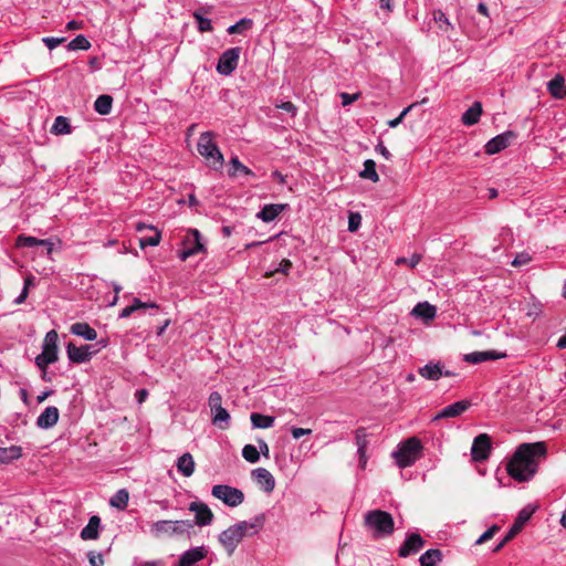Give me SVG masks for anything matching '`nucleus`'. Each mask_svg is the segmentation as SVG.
Instances as JSON below:
<instances>
[{
  "label": "nucleus",
  "instance_id": "obj_18",
  "mask_svg": "<svg viewBox=\"0 0 566 566\" xmlns=\"http://www.w3.org/2000/svg\"><path fill=\"white\" fill-rule=\"evenodd\" d=\"M252 478L255 483L266 493H271L275 488V480L271 472L264 468H258L252 471Z\"/></svg>",
  "mask_w": 566,
  "mask_h": 566
},
{
  "label": "nucleus",
  "instance_id": "obj_11",
  "mask_svg": "<svg viewBox=\"0 0 566 566\" xmlns=\"http://www.w3.org/2000/svg\"><path fill=\"white\" fill-rule=\"evenodd\" d=\"M240 53L239 46L224 51L219 57L217 71L222 75H230L238 66Z\"/></svg>",
  "mask_w": 566,
  "mask_h": 566
},
{
  "label": "nucleus",
  "instance_id": "obj_19",
  "mask_svg": "<svg viewBox=\"0 0 566 566\" xmlns=\"http://www.w3.org/2000/svg\"><path fill=\"white\" fill-rule=\"evenodd\" d=\"M504 357H506L505 353L496 350L473 352L464 355V361L475 365L486 360H496Z\"/></svg>",
  "mask_w": 566,
  "mask_h": 566
},
{
  "label": "nucleus",
  "instance_id": "obj_63",
  "mask_svg": "<svg viewBox=\"0 0 566 566\" xmlns=\"http://www.w3.org/2000/svg\"><path fill=\"white\" fill-rule=\"evenodd\" d=\"M134 307H132V305L129 306H126L125 308L122 310L120 314H119V317L122 318H127L129 317L133 313H134Z\"/></svg>",
  "mask_w": 566,
  "mask_h": 566
},
{
  "label": "nucleus",
  "instance_id": "obj_31",
  "mask_svg": "<svg viewBox=\"0 0 566 566\" xmlns=\"http://www.w3.org/2000/svg\"><path fill=\"white\" fill-rule=\"evenodd\" d=\"M442 559V552L438 548L428 549L419 558L420 566H436Z\"/></svg>",
  "mask_w": 566,
  "mask_h": 566
},
{
  "label": "nucleus",
  "instance_id": "obj_21",
  "mask_svg": "<svg viewBox=\"0 0 566 566\" xmlns=\"http://www.w3.org/2000/svg\"><path fill=\"white\" fill-rule=\"evenodd\" d=\"M146 229L151 230L155 233L151 237H142V238H139V247L142 249H145L146 247H156V245H158L159 242H160V239H161V234H160V232L155 227L147 226V224H145L143 222H138L136 224V230L138 232H142V231H144Z\"/></svg>",
  "mask_w": 566,
  "mask_h": 566
},
{
  "label": "nucleus",
  "instance_id": "obj_39",
  "mask_svg": "<svg viewBox=\"0 0 566 566\" xmlns=\"http://www.w3.org/2000/svg\"><path fill=\"white\" fill-rule=\"evenodd\" d=\"M253 25V21L251 19L243 18L238 21L235 24L228 28L227 32L229 34H242L245 31L250 30Z\"/></svg>",
  "mask_w": 566,
  "mask_h": 566
},
{
  "label": "nucleus",
  "instance_id": "obj_34",
  "mask_svg": "<svg viewBox=\"0 0 566 566\" xmlns=\"http://www.w3.org/2000/svg\"><path fill=\"white\" fill-rule=\"evenodd\" d=\"M72 132L69 118L64 116H57L54 124L51 127V133L54 135H65Z\"/></svg>",
  "mask_w": 566,
  "mask_h": 566
},
{
  "label": "nucleus",
  "instance_id": "obj_36",
  "mask_svg": "<svg viewBox=\"0 0 566 566\" xmlns=\"http://www.w3.org/2000/svg\"><path fill=\"white\" fill-rule=\"evenodd\" d=\"M211 412L213 415V418H212L213 424L219 426L221 429H224L228 427V422L230 420V415L222 406L216 408Z\"/></svg>",
  "mask_w": 566,
  "mask_h": 566
},
{
  "label": "nucleus",
  "instance_id": "obj_47",
  "mask_svg": "<svg viewBox=\"0 0 566 566\" xmlns=\"http://www.w3.org/2000/svg\"><path fill=\"white\" fill-rule=\"evenodd\" d=\"M193 18L196 19L198 23V29L200 32H210L212 31V23L211 20L208 18H205L200 12L196 11L193 13Z\"/></svg>",
  "mask_w": 566,
  "mask_h": 566
},
{
  "label": "nucleus",
  "instance_id": "obj_28",
  "mask_svg": "<svg viewBox=\"0 0 566 566\" xmlns=\"http://www.w3.org/2000/svg\"><path fill=\"white\" fill-rule=\"evenodd\" d=\"M195 467V460L189 452L184 453L177 461V470L187 478L193 474Z\"/></svg>",
  "mask_w": 566,
  "mask_h": 566
},
{
  "label": "nucleus",
  "instance_id": "obj_22",
  "mask_svg": "<svg viewBox=\"0 0 566 566\" xmlns=\"http://www.w3.org/2000/svg\"><path fill=\"white\" fill-rule=\"evenodd\" d=\"M206 556L207 551L203 547L191 548L180 556L178 566H193Z\"/></svg>",
  "mask_w": 566,
  "mask_h": 566
},
{
  "label": "nucleus",
  "instance_id": "obj_45",
  "mask_svg": "<svg viewBox=\"0 0 566 566\" xmlns=\"http://www.w3.org/2000/svg\"><path fill=\"white\" fill-rule=\"evenodd\" d=\"M230 165L232 169L229 170V176L233 177L238 171L243 172L244 175H253L252 170L244 166L238 157H232L230 159Z\"/></svg>",
  "mask_w": 566,
  "mask_h": 566
},
{
  "label": "nucleus",
  "instance_id": "obj_64",
  "mask_svg": "<svg viewBox=\"0 0 566 566\" xmlns=\"http://www.w3.org/2000/svg\"><path fill=\"white\" fill-rule=\"evenodd\" d=\"M83 27V23L82 22H78V21H75V20H72L70 21L67 24H66V30H77V29H81Z\"/></svg>",
  "mask_w": 566,
  "mask_h": 566
},
{
  "label": "nucleus",
  "instance_id": "obj_30",
  "mask_svg": "<svg viewBox=\"0 0 566 566\" xmlns=\"http://www.w3.org/2000/svg\"><path fill=\"white\" fill-rule=\"evenodd\" d=\"M71 332L74 335L82 336L87 340H95L97 333L87 323H75L71 326Z\"/></svg>",
  "mask_w": 566,
  "mask_h": 566
},
{
  "label": "nucleus",
  "instance_id": "obj_14",
  "mask_svg": "<svg viewBox=\"0 0 566 566\" xmlns=\"http://www.w3.org/2000/svg\"><path fill=\"white\" fill-rule=\"evenodd\" d=\"M424 545V541L418 533H411L407 536L402 545L398 549V555L406 558L412 554H417Z\"/></svg>",
  "mask_w": 566,
  "mask_h": 566
},
{
  "label": "nucleus",
  "instance_id": "obj_9",
  "mask_svg": "<svg viewBox=\"0 0 566 566\" xmlns=\"http://www.w3.org/2000/svg\"><path fill=\"white\" fill-rule=\"evenodd\" d=\"M205 253L206 248L201 242V234L197 229H189L182 239V249L179 251V258L186 261L188 258L198 253Z\"/></svg>",
  "mask_w": 566,
  "mask_h": 566
},
{
  "label": "nucleus",
  "instance_id": "obj_7",
  "mask_svg": "<svg viewBox=\"0 0 566 566\" xmlns=\"http://www.w3.org/2000/svg\"><path fill=\"white\" fill-rule=\"evenodd\" d=\"M192 527L191 521H158L151 525V533L155 537L160 538L189 533Z\"/></svg>",
  "mask_w": 566,
  "mask_h": 566
},
{
  "label": "nucleus",
  "instance_id": "obj_41",
  "mask_svg": "<svg viewBox=\"0 0 566 566\" xmlns=\"http://www.w3.org/2000/svg\"><path fill=\"white\" fill-rule=\"evenodd\" d=\"M433 20L437 24V27L442 31V32H449L450 30L453 29L452 24L450 23L449 19L446 17V14L441 11V10H436L433 12Z\"/></svg>",
  "mask_w": 566,
  "mask_h": 566
},
{
  "label": "nucleus",
  "instance_id": "obj_1",
  "mask_svg": "<svg viewBox=\"0 0 566 566\" xmlns=\"http://www.w3.org/2000/svg\"><path fill=\"white\" fill-rule=\"evenodd\" d=\"M547 457V447L543 441L522 443L514 451L506 464L507 474L517 482H526L534 478L538 465Z\"/></svg>",
  "mask_w": 566,
  "mask_h": 566
},
{
  "label": "nucleus",
  "instance_id": "obj_4",
  "mask_svg": "<svg viewBox=\"0 0 566 566\" xmlns=\"http://www.w3.org/2000/svg\"><path fill=\"white\" fill-rule=\"evenodd\" d=\"M213 133L205 132L200 135L197 149L199 154L206 159L207 165L219 170L222 168L224 158L217 144L213 142Z\"/></svg>",
  "mask_w": 566,
  "mask_h": 566
},
{
  "label": "nucleus",
  "instance_id": "obj_61",
  "mask_svg": "<svg viewBox=\"0 0 566 566\" xmlns=\"http://www.w3.org/2000/svg\"><path fill=\"white\" fill-rule=\"evenodd\" d=\"M392 3H394V0H379L380 9L386 10L387 12L392 11Z\"/></svg>",
  "mask_w": 566,
  "mask_h": 566
},
{
  "label": "nucleus",
  "instance_id": "obj_2",
  "mask_svg": "<svg viewBox=\"0 0 566 566\" xmlns=\"http://www.w3.org/2000/svg\"><path fill=\"white\" fill-rule=\"evenodd\" d=\"M264 522V514H260L255 516L250 523L242 521L224 530L220 534L219 541L227 551L228 555L233 554L244 536L258 533L263 527Z\"/></svg>",
  "mask_w": 566,
  "mask_h": 566
},
{
  "label": "nucleus",
  "instance_id": "obj_48",
  "mask_svg": "<svg viewBox=\"0 0 566 566\" xmlns=\"http://www.w3.org/2000/svg\"><path fill=\"white\" fill-rule=\"evenodd\" d=\"M291 268H292V262L289 259H283L275 270L266 272L264 274V276L272 277L276 273L287 274V272Z\"/></svg>",
  "mask_w": 566,
  "mask_h": 566
},
{
  "label": "nucleus",
  "instance_id": "obj_37",
  "mask_svg": "<svg viewBox=\"0 0 566 566\" xmlns=\"http://www.w3.org/2000/svg\"><path fill=\"white\" fill-rule=\"evenodd\" d=\"M129 500V493L125 489L118 490L111 499L109 503L112 506L119 510H124L127 506Z\"/></svg>",
  "mask_w": 566,
  "mask_h": 566
},
{
  "label": "nucleus",
  "instance_id": "obj_44",
  "mask_svg": "<svg viewBox=\"0 0 566 566\" xmlns=\"http://www.w3.org/2000/svg\"><path fill=\"white\" fill-rule=\"evenodd\" d=\"M428 102V98L424 97L422 98L420 102H415L412 104H410L408 107H406L398 117L394 118V119H390L388 122V125L392 128L397 127L402 120L403 118L406 117V115L413 108L416 107L418 104H426Z\"/></svg>",
  "mask_w": 566,
  "mask_h": 566
},
{
  "label": "nucleus",
  "instance_id": "obj_57",
  "mask_svg": "<svg viewBox=\"0 0 566 566\" xmlns=\"http://www.w3.org/2000/svg\"><path fill=\"white\" fill-rule=\"evenodd\" d=\"M359 95H360L359 93H356V94L340 93L342 105L343 106L350 105L352 103H354L355 101L358 99Z\"/></svg>",
  "mask_w": 566,
  "mask_h": 566
},
{
  "label": "nucleus",
  "instance_id": "obj_53",
  "mask_svg": "<svg viewBox=\"0 0 566 566\" xmlns=\"http://www.w3.org/2000/svg\"><path fill=\"white\" fill-rule=\"evenodd\" d=\"M531 260L532 259L528 253H520L514 258L511 264L512 266L518 268L528 264Z\"/></svg>",
  "mask_w": 566,
  "mask_h": 566
},
{
  "label": "nucleus",
  "instance_id": "obj_5",
  "mask_svg": "<svg viewBox=\"0 0 566 566\" xmlns=\"http://www.w3.org/2000/svg\"><path fill=\"white\" fill-rule=\"evenodd\" d=\"M422 443L417 437L402 441L394 453L397 464L400 468L412 465L421 457Z\"/></svg>",
  "mask_w": 566,
  "mask_h": 566
},
{
  "label": "nucleus",
  "instance_id": "obj_13",
  "mask_svg": "<svg viewBox=\"0 0 566 566\" xmlns=\"http://www.w3.org/2000/svg\"><path fill=\"white\" fill-rule=\"evenodd\" d=\"M515 138L516 134L512 130H507L503 134H500L486 143L484 147L485 153L489 155L497 154L501 150L507 148Z\"/></svg>",
  "mask_w": 566,
  "mask_h": 566
},
{
  "label": "nucleus",
  "instance_id": "obj_23",
  "mask_svg": "<svg viewBox=\"0 0 566 566\" xmlns=\"http://www.w3.org/2000/svg\"><path fill=\"white\" fill-rule=\"evenodd\" d=\"M418 374L428 380H439L443 375V365L441 363L429 361L418 369Z\"/></svg>",
  "mask_w": 566,
  "mask_h": 566
},
{
  "label": "nucleus",
  "instance_id": "obj_26",
  "mask_svg": "<svg viewBox=\"0 0 566 566\" xmlns=\"http://www.w3.org/2000/svg\"><path fill=\"white\" fill-rule=\"evenodd\" d=\"M436 312L437 310L433 305L428 302H421L413 307L411 314L422 318L424 322H429L434 318Z\"/></svg>",
  "mask_w": 566,
  "mask_h": 566
},
{
  "label": "nucleus",
  "instance_id": "obj_17",
  "mask_svg": "<svg viewBox=\"0 0 566 566\" xmlns=\"http://www.w3.org/2000/svg\"><path fill=\"white\" fill-rule=\"evenodd\" d=\"M90 345L77 347L73 343H69L66 346L67 357L72 363L82 364L86 363L92 358V352Z\"/></svg>",
  "mask_w": 566,
  "mask_h": 566
},
{
  "label": "nucleus",
  "instance_id": "obj_3",
  "mask_svg": "<svg viewBox=\"0 0 566 566\" xmlns=\"http://www.w3.org/2000/svg\"><path fill=\"white\" fill-rule=\"evenodd\" d=\"M365 526L374 537H387L394 533L395 522L390 513L373 510L365 514Z\"/></svg>",
  "mask_w": 566,
  "mask_h": 566
},
{
  "label": "nucleus",
  "instance_id": "obj_50",
  "mask_svg": "<svg viewBox=\"0 0 566 566\" xmlns=\"http://www.w3.org/2000/svg\"><path fill=\"white\" fill-rule=\"evenodd\" d=\"M360 222L361 216L358 212H350L348 217V231H357L360 226Z\"/></svg>",
  "mask_w": 566,
  "mask_h": 566
},
{
  "label": "nucleus",
  "instance_id": "obj_24",
  "mask_svg": "<svg viewBox=\"0 0 566 566\" xmlns=\"http://www.w3.org/2000/svg\"><path fill=\"white\" fill-rule=\"evenodd\" d=\"M547 88L549 94L555 98L566 97L565 80L560 74H557L554 78H552L548 82Z\"/></svg>",
  "mask_w": 566,
  "mask_h": 566
},
{
  "label": "nucleus",
  "instance_id": "obj_55",
  "mask_svg": "<svg viewBox=\"0 0 566 566\" xmlns=\"http://www.w3.org/2000/svg\"><path fill=\"white\" fill-rule=\"evenodd\" d=\"M87 556H88V562H90L91 566H103L104 565V558L101 553L90 552Z\"/></svg>",
  "mask_w": 566,
  "mask_h": 566
},
{
  "label": "nucleus",
  "instance_id": "obj_12",
  "mask_svg": "<svg viewBox=\"0 0 566 566\" xmlns=\"http://www.w3.org/2000/svg\"><path fill=\"white\" fill-rule=\"evenodd\" d=\"M492 449L491 438L486 433L476 436L471 448L473 461L482 462L489 459Z\"/></svg>",
  "mask_w": 566,
  "mask_h": 566
},
{
  "label": "nucleus",
  "instance_id": "obj_27",
  "mask_svg": "<svg viewBox=\"0 0 566 566\" xmlns=\"http://www.w3.org/2000/svg\"><path fill=\"white\" fill-rule=\"evenodd\" d=\"M482 112V104L474 102L472 106L463 113L461 120L465 126H472L479 122Z\"/></svg>",
  "mask_w": 566,
  "mask_h": 566
},
{
  "label": "nucleus",
  "instance_id": "obj_16",
  "mask_svg": "<svg viewBox=\"0 0 566 566\" xmlns=\"http://www.w3.org/2000/svg\"><path fill=\"white\" fill-rule=\"evenodd\" d=\"M470 400H459L452 405H449L441 409L434 417L433 421L446 419V418H457L464 413L471 407Z\"/></svg>",
  "mask_w": 566,
  "mask_h": 566
},
{
  "label": "nucleus",
  "instance_id": "obj_52",
  "mask_svg": "<svg viewBox=\"0 0 566 566\" xmlns=\"http://www.w3.org/2000/svg\"><path fill=\"white\" fill-rule=\"evenodd\" d=\"M208 403H209V407H210L211 411L214 410L216 408L222 406V397H221V395L218 391L211 392L210 396H209Z\"/></svg>",
  "mask_w": 566,
  "mask_h": 566
},
{
  "label": "nucleus",
  "instance_id": "obj_35",
  "mask_svg": "<svg viewBox=\"0 0 566 566\" xmlns=\"http://www.w3.org/2000/svg\"><path fill=\"white\" fill-rule=\"evenodd\" d=\"M250 419H251L252 426L254 428H259V429L271 428L274 423V417L265 416V415H261V413H256V412H253L250 416Z\"/></svg>",
  "mask_w": 566,
  "mask_h": 566
},
{
  "label": "nucleus",
  "instance_id": "obj_25",
  "mask_svg": "<svg viewBox=\"0 0 566 566\" xmlns=\"http://www.w3.org/2000/svg\"><path fill=\"white\" fill-rule=\"evenodd\" d=\"M101 518L97 515L91 516L87 525L81 531V538L84 541L97 539Z\"/></svg>",
  "mask_w": 566,
  "mask_h": 566
},
{
  "label": "nucleus",
  "instance_id": "obj_38",
  "mask_svg": "<svg viewBox=\"0 0 566 566\" xmlns=\"http://www.w3.org/2000/svg\"><path fill=\"white\" fill-rule=\"evenodd\" d=\"M359 176L364 179H369L374 182H377L379 180V176L376 171V163L373 159L365 160L364 169Z\"/></svg>",
  "mask_w": 566,
  "mask_h": 566
},
{
  "label": "nucleus",
  "instance_id": "obj_42",
  "mask_svg": "<svg viewBox=\"0 0 566 566\" xmlns=\"http://www.w3.org/2000/svg\"><path fill=\"white\" fill-rule=\"evenodd\" d=\"M40 244H46V240L36 239L34 237H27L24 234H21L17 238L15 245L18 248L22 247H35Z\"/></svg>",
  "mask_w": 566,
  "mask_h": 566
},
{
  "label": "nucleus",
  "instance_id": "obj_49",
  "mask_svg": "<svg viewBox=\"0 0 566 566\" xmlns=\"http://www.w3.org/2000/svg\"><path fill=\"white\" fill-rule=\"evenodd\" d=\"M421 260V254H418V253H415L410 259H407V258H398L396 260V265H408L410 266L411 269H413Z\"/></svg>",
  "mask_w": 566,
  "mask_h": 566
},
{
  "label": "nucleus",
  "instance_id": "obj_46",
  "mask_svg": "<svg viewBox=\"0 0 566 566\" xmlns=\"http://www.w3.org/2000/svg\"><path fill=\"white\" fill-rule=\"evenodd\" d=\"M242 455L250 463H255L260 459L259 450L252 444H247L243 447Z\"/></svg>",
  "mask_w": 566,
  "mask_h": 566
},
{
  "label": "nucleus",
  "instance_id": "obj_32",
  "mask_svg": "<svg viewBox=\"0 0 566 566\" xmlns=\"http://www.w3.org/2000/svg\"><path fill=\"white\" fill-rule=\"evenodd\" d=\"M22 455V449L18 446L0 448V463H9Z\"/></svg>",
  "mask_w": 566,
  "mask_h": 566
},
{
  "label": "nucleus",
  "instance_id": "obj_33",
  "mask_svg": "<svg viewBox=\"0 0 566 566\" xmlns=\"http://www.w3.org/2000/svg\"><path fill=\"white\" fill-rule=\"evenodd\" d=\"M113 97L111 95H99L95 103L94 108L101 115H108L112 111Z\"/></svg>",
  "mask_w": 566,
  "mask_h": 566
},
{
  "label": "nucleus",
  "instance_id": "obj_62",
  "mask_svg": "<svg viewBox=\"0 0 566 566\" xmlns=\"http://www.w3.org/2000/svg\"><path fill=\"white\" fill-rule=\"evenodd\" d=\"M147 397H148V391L146 389L137 390L136 398H137L138 403L144 402Z\"/></svg>",
  "mask_w": 566,
  "mask_h": 566
},
{
  "label": "nucleus",
  "instance_id": "obj_10",
  "mask_svg": "<svg viewBox=\"0 0 566 566\" xmlns=\"http://www.w3.org/2000/svg\"><path fill=\"white\" fill-rule=\"evenodd\" d=\"M211 494L231 507L238 506L244 501V494L241 490L226 484L214 485Z\"/></svg>",
  "mask_w": 566,
  "mask_h": 566
},
{
  "label": "nucleus",
  "instance_id": "obj_8",
  "mask_svg": "<svg viewBox=\"0 0 566 566\" xmlns=\"http://www.w3.org/2000/svg\"><path fill=\"white\" fill-rule=\"evenodd\" d=\"M535 510H536V507L531 506V505L523 507L518 512V514H517L513 525L511 526L510 531L507 532V534L495 546L493 552H495V553L500 552L509 542H511L523 530L525 524L530 521V518L534 514Z\"/></svg>",
  "mask_w": 566,
  "mask_h": 566
},
{
  "label": "nucleus",
  "instance_id": "obj_29",
  "mask_svg": "<svg viewBox=\"0 0 566 566\" xmlns=\"http://www.w3.org/2000/svg\"><path fill=\"white\" fill-rule=\"evenodd\" d=\"M285 207V205H265L258 213V217L264 222H271L284 210Z\"/></svg>",
  "mask_w": 566,
  "mask_h": 566
},
{
  "label": "nucleus",
  "instance_id": "obj_54",
  "mask_svg": "<svg viewBox=\"0 0 566 566\" xmlns=\"http://www.w3.org/2000/svg\"><path fill=\"white\" fill-rule=\"evenodd\" d=\"M132 307H134V311L137 310H145V308H158L157 304L154 302H142L139 298L135 297L132 304Z\"/></svg>",
  "mask_w": 566,
  "mask_h": 566
},
{
  "label": "nucleus",
  "instance_id": "obj_20",
  "mask_svg": "<svg viewBox=\"0 0 566 566\" xmlns=\"http://www.w3.org/2000/svg\"><path fill=\"white\" fill-rule=\"evenodd\" d=\"M60 412L54 406L46 407L44 411L38 417L36 426L42 429H49L55 426L59 421Z\"/></svg>",
  "mask_w": 566,
  "mask_h": 566
},
{
  "label": "nucleus",
  "instance_id": "obj_6",
  "mask_svg": "<svg viewBox=\"0 0 566 566\" xmlns=\"http://www.w3.org/2000/svg\"><path fill=\"white\" fill-rule=\"evenodd\" d=\"M57 339L59 335L56 331L51 329L46 333L43 340L42 353L35 357V365L41 370L46 369L50 364H53L59 359Z\"/></svg>",
  "mask_w": 566,
  "mask_h": 566
},
{
  "label": "nucleus",
  "instance_id": "obj_58",
  "mask_svg": "<svg viewBox=\"0 0 566 566\" xmlns=\"http://www.w3.org/2000/svg\"><path fill=\"white\" fill-rule=\"evenodd\" d=\"M292 432V436L294 439H300L301 437L305 436V434H310L312 433V430L311 429H304V428H293L291 430Z\"/></svg>",
  "mask_w": 566,
  "mask_h": 566
},
{
  "label": "nucleus",
  "instance_id": "obj_60",
  "mask_svg": "<svg viewBox=\"0 0 566 566\" xmlns=\"http://www.w3.org/2000/svg\"><path fill=\"white\" fill-rule=\"evenodd\" d=\"M258 443H259V448H260V451H259L260 454H262L264 458L268 459L270 457V449H269L268 443L262 439H260L258 441Z\"/></svg>",
  "mask_w": 566,
  "mask_h": 566
},
{
  "label": "nucleus",
  "instance_id": "obj_43",
  "mask_svg": "<svg viewBox=\"0 0 566 566\" xmlns=\"http://www.w3.org/2000/svg\"><path fill=\"white\" fill-rule=\"evenodd\" d=\"M91 48L90 41L82 34L76 35L69 44L67 49L75 50H88Z\"/></svg>",
  "mask_w": 566,
  "mask_h": 566
},
{
  "label": "nucleus",
  "instance_id": "obj_40",
  "mask_svg": "<svg viewBox=\"0 0 566 566\" xmlns=\"http://www.w3.org/2000/svg\"><path fill=\"white\" fill-rule=\"evenodd\" d=\"M355 440H356V444H357V451H358V454H361L363 455V452H367V446H368V439H367V433H366V429L360 427L358 429H356L355 431Z\"/></svg>",
  "mask_w": 566,
  "mask_h": 566
},
{
  "label": "nucleus",
  "instance_id": "obj_51",
  "mask_svg": "<svg viewBox=\"0 0 566 566\" xmlns=\"http://www.w3.org/2000/svg\"><path fill=\"white\" fill-rule=\"evenodd\" d=\"M500 530V526L492 525L488 531H485L475 542L476 545H481L488 541H490L496 532Z\"/></svg>",
  "mask_w": 566,
  "mask_h": 566
},
{
  "label": "nucleus",
  "instance_id": "obj_59",
  "mask_svg": "<svg viewBox=\"0 0 566 566\" xmlns=\"http://www.w3.org/2000/svg\"><path fill=\"white\" fill-rule=\"evenodd\" d=\"M279 107L293 116L296 114V106L292 102H284Z\"/></svg>",
  "mask_w": 566,
  "mask_h": 566
},
{
  "label": "nucleus",
  "instance_id": "obj_15",
  "mask_svg": "<svg viewBox=\"0 0 566 566\" xmlns=\"http://www.w3.org/2000/svg\"><path fill=\"white\" fill-rule=\"evenodd\" d=\"M189 511L195 512V524L198 526L210 525L213 521L212 511L202 502H191Z\"/></svg>",
  "mask_w": 566,
  "mask_h": 566
},
{
  "label": "nucleus",
  "instance_id": "obj_56",
  "mask_svg": "<svg viewBox=\"0 0 566 566\" xmlns=\"http://www.w3.org/2000/svg\"><path fill=\"white\" fill-rule=\"evenodd\" d=\"M65 38H52V36H48V38H44L42 41L45 43V45L50 49V50H53L55 49L57 45L62 44L63 42H65Z\"/></svg>",
  "mask_w": 566,
  "mask_h": 566
}]
</instances>
